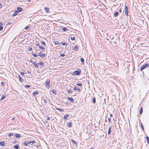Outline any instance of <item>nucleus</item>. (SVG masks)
<instances>
[{
    "mask_svg": "<svg viewBox=\"0 0 149 149\" xmlns=\"http://www.w3.org/2000/svg\"><path fill=\"white\" fill-rule=\"evenodd\" d=\"M149 67V63H146L142 65L140 67V70L142 71Z\"/></svg>",
    "mask_w": 149,
    "mask_h": 149,
    "instance_id": "obj_1",
    "label": "nucleus"
},
{
    "mask_svg": "<svg viewBox=\"0 0 149 149\" xmlns=\"http://www.w3.org/2000/svg\"><path fill=\"white\" fill-rule=\"evenodd\" d=\"M81 70L80 69H78V70H76L73 72V75H79L81 74Z\"/></svg>",
    "mask_w": 149,
    "mask_h": 149,
    "instance_id": "obj_2",
    "label": "nucleus"
},
{
    "mask_svg": "<svg viewBox=\"0 0 149 149\" xmlns=\"http://www.w3.org/2000/svg\"><path fill=\"white\" fill-rule=\"evenodd\" d=\"M125 13L127 16H128V8L127 6H125Z\"/></svg>",
    "mask_w": 149,
    "mask_h": 149,
    "instance_id": "obj_3",
    "label": "nucleus"
},
{
    "mask_svg": "<svg viewBox=\"0 0 149 149\" xmlns=\"http://www.w3.org/2000/svg\"><path fill=\"white\" fill-rule=\"evenodd\" d=\"M50 85V81L47 80L46 82L45 86L47 88H49Z\"/></svg>",
    "mask_w": 149,
    "mask_h": 149,
    "instance_id": "obj_4",
    "label": "nucleus"
},
{
    "mask_svg": "<svg viewBox=\"0 0 149 149\" xmlns=\"http://www.w3.org/2000/svg\"><path fill=\"white\" fill-rule=\"evenodd\" d=\"M17 10H15V12L17 13L21 12L22 11L23 9L22 8L18 7L17 8Z\"/></svg>",
    "mask_w": 149,
    "mask_h": 149,
    "instance_id": "obj_5",
    "label": "nucleus"
},
{
    "mask_svg": "<svg viewBox=\"0 0 149 149\" xmlns=\"http://www.w3.org/2000/svg\"><path fill=\"white\" fill-rule=\"evenodd\" d=\"M38 56H39L40 57L43 58L45 56V54H41V52H39L37 53Z\"/></svg>",
    "mask_w": 149,
    "mask_h": 149,
    "instance_id": "obj_6",
    "label": "nucleus"
},
{
    "mask_svg": "<svg viewBox=\"0 0 149 149\" xmlns=\"http://www.w3.org/2000/svg\"><path fill=\"white\" fill-rule=\"evenodd\" d=\"M44 10L47 13H49V9L48 8L45 7L44 8Z\"/></svg>",
    "mask_w": 149,
    "mask_h": 149,
    "instance_id": "obj_7",
    "label": "nucleus"
},
{
    "mask_svg": "<svg viewBox=\"0 0 149 149\" xmlns=\"http://www.w3.org/2000/svg\"><path fill=\"white\" fill-rule=\"evenodd\" d=\"M6 94H3L2 95L0 99V101L2 100H3L6 97Z\"/></svg>",
    "mask_w": 149,
    "mask_h": 149,
    "instance_id": "obj_8",
    "label": "nucleus"
},
{
    "mask_svg": "<svg viewBox=\"0 0 149 149\" xmlns=\"http://www.w3.org/2000/svg\"><path fill=\"white\" fill-rule=\"evenodd\" d=\"M18 77L19 78V80L20 81L22 82L23 81L22 78L21 77V76L19 75H18Z\"/></svg>",
    "mask_w": 149,
    "mask_h": 149,
    "instance_id": "obj_9",
    "label": "nucleus"
},
{
    "mask_svg": "<svg viewBox=\"0 0 149 149\" xmlns=\"http://www.w3.org/2000/svg\"><path fill=\"white\" fill-rule=\"evenodd\" d=\"M69 116V115L68 114H66L63 118L64 120H66L67 118Z\"/></svg>",
    "mask_w": 149,
    "mask_h": 149,
    "instance_id": "obj_10",
    "label": "nucleus"
},
{
    "mask_svg": "<svg viewBox=\"0 0 149 149\" xmlns=\"http://www.w3.org/2000/svg\"><path fill=\"white\" fill-rule=\"evenodd\" d=\"M68 100H70L71 102H74V99L72 97H69L68 98Z\"/></svg>",
    "mask_w": 149,
    "mask_h": 149,
    "instance_id": "obj_11",
    "label": "nucleus"
},
{
    "mask_svg": "<svg viewBox=\"0 0 149 149\" xmlns=\"http://www.w3.org/2000/svg\"><path fill=\"white\" fill-rule=\"evenodd\" d=\"M38 94V92L37 91H35L33 93V95L34 96H35L36 95H37Z\"/></svg>",
    "mask_w": 149,
    "mask_h": 149,
    "instance_id": "obj_12",
    "label": "nucleus"
},
{
    "mask_svg": "<svg viewBox=\"0 0 149 149\" xmlns=\"http://www.w3.org/2000/svg\"><path fill=\"white\" fill-rule=\"evenodd\" d=\"M143 112V109L142 107L140 108V109L139 110V114L141 115Z\"/></svg>",
    "mask_w": 149,
    "mask_h": 149,
    "instance_id": "obj_13",
    "label": "nucleus"
},
{
    "mask_svg": "<svg viewBox=\"0 0 149 149\" xmlns=\"http://www.w3.org/2000/svg\"><path fill=\"white\" fill-rule=\"evenodd\" d=\"M57 91L56 90L54 89L52 91V93L55 95H56L57 94Z\"/></svg>",
    "mask_w": 149,
    "mask_h": 149,
    "instance_id": "obj_14",
    "label": "nucleus"
},
{
    "mask_svg": "<svg viewBox=\"0 0 149 149\" xmlns=\"http://www.w3.org/2000/svg\"><path fill=\"white\" fill-rule=\"evenodd\" d=\"M118 12H116L114 14L113 16L115 17H116L118 16Z\"/></svg>",
    "mask_w": 149,
    "mask_h": 149,
    "instance_id": "obj_15",
    "label": "nucleus"
},
{
    "mask_svg": "<svg viewBox=\"0 0 149 149\" xmlns=\"http://www.w3.org/2000/svg\"><path fill=\"white\" fill-rule=\"evenodd\" d=\"M13 147L15 149H18L19 148V146L17 144L15 145Z\"/></svg>",
    "mask_w": 149,
    "mask_h": 149,
    "instance_id": "obj_16",
    "label": "nucleus"
},
{
    "mask_svg": "<svg viewBox=\"0 0 149 149\" xmlns=\"http://www.w3.org/2000/svg\"><path fill=\"white\" fill-rule=\"evenodd\" d=\"M78 49V46L77 45L75 47H74V50L75 51H77Z\"/></svg>",
    "mask_w": 149,
    "mask_h": 149,
    "instance_id": "obj_17",
    "label": "nucleus"
},
{
    "mask_svg": "<svg viewBox=\"0 0 149 149\" xmlns=\"http://www.w3.org/2000/svg\"><path fill=\"white\" fill-rule=\"evenodd\" d=\"M92 102L93 103L95 104L96 102V99L95 97H93V98Z\"/></svg>",
    "mask_w": 149,
    "mask_h": 149,
    "instance_id": "obj_18",
    "label": "nucleus"
},
{
    "mask_svg": "<svg viewBox=\"0 0 149 149\" xmlns=\"http://www.w3.org/2000/svg\"><path fill=\"white\" fill-rule=\"evenodd\" d=\"M71 142L73 143L74 145H76L77 144V142H76L74 140L72 139H71Z\"/></svg>",
    "mask_w": 149,
    "mask_h": 149,
    "instance_id": "obj_19",
    "label": "nucleus"
},
{
    "mask_svg": "<svg viewBox=\"0 0 149 149\" xmlns=\"http://www.w3.org/2000/svg\"><path fill=\"white\" fill-rule=\"evenodd\" d=\"M15 136L17 138H19L21 136L19 134H16L15 135Z\"/></svg>",
    "mask_w": 149,
    "mask_h": 149,
    "instance_id": "obj_20",
    "label": "nucleus"
},
{
    "mask_svg": "<svg viewBox=\"0 0 149 149\" xmlns=\"http://www.w3.org/2000/svg\"><path fill=\"white\" fill-rule=\"evenodd\" d=\"M72 123L71 122H69L68 124V126L69 127H70L72 125Z\"/></svg>",
    "mask_w": 149,
    "mask_h": 149,
    "instance_id": "obj_21",
    "label": "nucleus"
},
{
    "mask_svg": "<svg viewBox=\"0 0 149 149\" xmlns=\"http://www.w3.org/2000/svg\"><path fill=\"white\" fill-rule=\"evenodd\" d=\"M38 65H40L41 66H43L44 64L42 62H40L39 63H38Z\"/></svg>",
    "mask_w": 149,
    "mask_h": 149,
    "instance_id": "obj_22",
    "label": "nucleus"
},
{
    "mask_svg": "<svg viewBox=\"0 0 149 149\" xmlns=\"http://www.w3.org/2000/svg\"><path fill=\"white\" fill-rule=\"evenodd\" d=\"M57 109L61 112L64 111V109H63L58 108Z\"/></svg>",
    "mask_w": 149,
    "mask_h": 149,
    "instance_id": "obj_23",
    "label": "nucleus"
},
{
    "mask_svg": "<svg viewBox=\"0 0 149 149\" xmlns=\"http://www.w3.org/2000/svg\"><path fill=\"white\" fill-rule=\"evenodd\" d=\"M0 145L1 146H3L5 145V143L1 141L0 142Z\"/></svg>",
    "mask_w": 149,
    "mask_h": 149,
    "instance_id": "obj_24",
    "label": "nucleus"
},
{
    "mask_svg": "<svg viewBox=\"0 0 149 149\" xmlns=\"http://www.w3.org/2000/svg\"><path fill=\"white\" fill-rule=\"evenodd\" d=\"M54 43L55 45H56L59 44H60V42L58 41H54Z\"/></svg>",
    "mask_w": 149,
    "mask_h": 149,
    "instance_id": "obj_25",
    "label": "nucleus"
},
{
    "mask_svg": "<svg viewBox=\"0 0 149 149\" xmlns=\"http://www.w3.org/2000/svg\"><path fill=\"white\" fill-rule=\"evenodd\" d=\"M33 64L35 66V68H38V66L37 63H34Z\"/></svg>",
    "mask_w": 149,
    "mask_h": 149,
    "instance_id": "obj_26",
    "label": "nucleus"
},
{
    "mask_svg": "<svg viewBox=\"0 0 149 149\" xmlns=\"http://www.w3.org/2000/svg\"><path fill=\"white\" fill-rule=\"evenodd\" d=\"M80 61H81V62L82 63H84V59L83 58H80Z\"/></svg>",
    "mask_w": 149,
    "mask_h": 149,
    "instance_id": "obj_27",
    "label": "nucleus"
},
{
    "mask_svg": "<svg viewBox=\"0 0 149 149\" xmlns=\"http://www.w3.org/2000/svg\"><path fill=\"white\" fill-rule=\"evenodd\" d=\"M146 137L147 141V142L149 144V138L147 135H146Z\"/></svg>",
    "mask_w": 149,
    "mask_h": 149,
    "instance_id": "obj_28",
    "label": "nucleus"
},
{
    "mask_svg": "<svg viewBox=\"0 0 149 149\" xmlns=\"http://www.w3.org/2000/svg\"><path fill=\"white\" fill-rule=\"evenodd\" d=\"M67 28L66 27H64L62 29L64 31H67Z\"/></svg>",
    "mask_w": 149,
    "mask_h": 149,
    "instance_id": "obj_29",
    "label": "nucleus"
},
{
    "mask_svg": "<svg viewBox=\"0 0 149 149\" xmlns=\"http://www.w3.org/2000/svg\"><path fill=\"white\" fill-rule=\"evenodd\" d=\"M39 48L42 50H44L45 49V48L44 47L40 46H39Z\"/></svg>",
    "mask_w": 149,
    "mask_h": 149,
    "instance_id": "obj_30",
    "label": "nucleus"
},
{
    "mask_svg": "<svg viewBox=\"0 0 149 149\" xmlns=\"http://www.w3.org/2000/svg\"><path fill=\"white\" fill-rule=\"evenodd\" d=\"M25 87L26 88H28L30 87V86L29 85H25Z\"/></svg>",
    "mask_w": 149,
    "mask_h": 149,
    "instance_id": "obj_31",
    "label": "nucleus"
},
{
    "mask_svg": "<svg viewBox=\"0 0 149 149\" xmlns=\"http://www.w3.org/2000/svg\"><path fill=\"white\" fill-rule=\"evenodd\" d=\"M76 84L79 86H82V84L81 83H77Z\"/></svg>",
    "mask_w": 149,
    "mask_h": 149,
    "instance_id": "obj_32",
    "label": "nucleus"
},
{
    "mask_svg": "<svg viewBox=\"0 0 149 149\" xmlns=\"http://www.w3.org/2000/svg\"><path fill=\"white\" fill-rule=\"evenodd\" d=\"M17 13L15 11V13H14L13 14V16H16V15H17Z\"/></svg>",
    "mask_w": 149,
    "mask_h": 149,
    "instance_id": "obj_33",
    "label": "nucleus"
},
{
    "mask_svg": "<svg viewBox=\"0 0 149 149\" xmlns=\"http://www.w3.org/2000/svg\"><path fill=\"white\" fill-rule=\"evenodd\" d=\"M35 45L37 47L38 46L39 47V46H40L39 42H38L37 43H35Z\"/></svg>",
    "mask_w": 149,
    "mask_h": 149,
    "instance_id": "obj_34",
    "label": "nucleus"
},
{
    "mask_svg": "<svg viewBox=\"0 0 149 149\" xmlns=\"http://www.w3.org/2000/svg\"><path fill=\"white\" fill-rule=\"evenodd\" d=\"M13 135V134L12 133H10L9 134L8 136L9 137H10Z\"/></svg>",
    "mask_w": 149,
    "mask_h": 149,
    "instance_id": "obj_35",
    "label": "nucleus"
},
{
    "mask_svg": "<svg viewBox=\"0 0 149 149\" xmlns=\"http://www.w3.org/2000/svg\"><path fill=\"white\" fill-rule=\"evenodd\" d=\"M43 101L44 103L46 104L47 102V101L46 99H43Z\"/></svg>",
    "mask_w": 149,
    "mask_h": 149,
    "instance_id": "obj_36",
    "label": "nucleus"
},
{
    "mask_svg": "<svg viewBox=\"0 0 149 149\" xmlns=\"http://www.w3.org/2000/svg\"><path fill=\"white\" fill-rule=\"evenodd\" d=\"M30 28V27L28 26H26L25 28V29H28Z\"/></svg>",
    "mask_w": 149,
    "mask_h": 149,
    "instance_id": "obj_37",
    "label": "nucleus"
},
{
    "mask_svg": "<svg viewBox=\"0 0 149 149\" xmlns=\"http://www.w3.org/2000/svg\"><path fill=\"white\" fill-rule=\"evenodd\" d=\"M71 39L72 40H74L75 39V38L74 37H71Z\"/></svg>",
    "mask_w": 149,
    "mask_h": 149,
    "instance_id": "obj_38",
    "label": "nucleus"
},
{
    "mask_svg": "<svg viewBox=\"0 0 149 149\" xmlns=\"http://www.w3.org/2000/svg\"><path fill=\"white\" fill-rule=\"evenodd\" d=\"M30 61L33 64L35 63L31 59H30Z\"/></svg>",
    "mask_w": 149,
    "mask_h": 149,
    "instance_id": "obj_39",
    "label": "nucleus"
},
{
    "mask_svg": "<svg viewBox=\"0 0 149 149\" xmlns=\"http://www.w3.org/2000/svg\"><path fill=\"white\" fill-rule=\"evenodd\" d=\"M20 74L22 75L23 76L24 74V72H20Z\"/></svg>",
    "mask_w": 149,
    "mask_h": 149,
    "instance_id": "obj_40",
    "label": "nucleus"
},
{
    "mask_svg": "<svg viewBox=\"0 0 149 149\" xmlns=\"http://www.w3.org/2000/svg\"><path fill=\"white\" fill-rule=\"evenodd\" d=\"M68 93H71L72 92V91L71 90H68Z\"/></svg>",
    "mask_w": 149,
    "mask_h": 149,
    "instance_id": "obj_41",
    "label": "nucleus"
},
{
    "mask_svg": "<svg viewBox=\"0 0 149 149\" xmlns=\"http://www.w3.org/2000/svg\"><path fill=\"white\" fill-rule=\"evenodd\" d=\"M141 127L142 129V130H144V127H143V126L142 125V123L141 124Z\"/></svg>",
    "mask_w": 149,
    "mask_h": 149,
    "instance_id": "obj_42",
    "label": "nucleus"
},
{
    "mask_svg": "<svg viewBox=\"0 0 149 149\" xmlns=\"http://www.w3.org/2000/svg\"><path fill=\"white\" fill-rule=\"evenodd\" d=\"M60 55L62 57H64L65 56V54H61Z\"/></svg>",
    "mask_w": 149,
    "mask_h": 149,
    "instance_id": "obj_43",
    "label": "nucleus"
},
{
    "mask_svg": "<svg viewBox=\"0 0 149 149\" xmlns=\"http://www.w3.org/2000/svg\"><path fill=\"white\" fill-rule=\"evenodd\" d=\"M24 145L26 146H27V145H28L27 143H26V141L24 143Z\"/></svg>",
    "mask_w": 149,
    "mask_h": 149,
    "instance_id": "obj_44",
    "label": "nucleus"
},
{
    "mask_svg": "<svg viewBox=\"0 0 149 149\" xmlns=\"http://www.w3.org/2000/svg\"><path fill=\"white\" fill-rule=\"evenodd\" d=\"M61 43H62V45H66V43L65 42H61Z\"/></svg>",
    "mask_w": 149,
    "mask_h": 149,
    "instance_id": "obj_45",
    "label": "nucleus"
},
{
    "mask_svg": "<svg viewBox=\"0 0 149 149\" xmlns=\"http://www.w3.org/2000/svg\"><path fill=\"white\" fill-rule=\"evenodd\" d=\"M3 29V27L2 26H0V31L2 30Z\"/></svg>",
    "mask_w": 149,
    "mask_h": 149,
    "instance_id": "obj_46",
    "label": "nucleus"
},
{
    "mask_svg": "<svg viewBox=\"0 0 149 149\" xmlns=\"http://www.w3.org/2000/svg\"><path fill=\"white\" fill-rule=\"evenodd\" d=\"M108 120L109 122V123H110L111 122V118H109L108 119Z\"/></svg>",
    "mask_w": 149,
    "mask_h": 149,
    "instance_id": "obj_47",
    "label": "nucleus"
},
{
    "mask_svg": "<svg viewBox=\"0 0 149 149\" xmlns=\"http://www.w3.org/2000/svg\"><path fill=\"white\" fill-rule=\"evenodd\" d=\"M77 88H76V86H75V87H74L73 88V89L75 91L77 90Z\"/></svg>",
    "mask_w": 149,
    "mask_h": 149,
    "instance_id": "obj_48",
    "label": "nucleus"
},
{
    "mask_svg": "<svg viewBox=\"0 0 149 149\" xmlns=\"http://www.w3.org/2000/svg\"><path fill=\"white\" fill-rule=\"evenodd\" d=\"M50 120V118L49 117H47V120Z\"/></svg>",
    "mask_w": 149,
    "mask_h": 149,
    "instance_id": "obj_49",
    "label": "nucleus"
},
{
    "mask_svg": "<svg viewBox=\"0 0 149 149\" xmlns=\"http://www.w3.org/2000/svg\"><path fill=\"white\" fill-rule=\"evenodd\" d=\"M33 50L32 48H30L29 49V51H31Z\"/></svg>",
    "mask_w": 149,
    "mask_h": 149,
    "instance_id": "obj_50",
    "label": "nucleus"
},
{
    "mask_svg": "<svg viewBox=\"0 0 149 149\" xmlns=\"http://www.w3.org/2000/svg\"><path fill=\"white\" fill-rule=\"evenodd\" d=\"M41 43L44 45H45V43L44 42H42Z\"/></svg>",
    "mask_w": 149,
    "mask_h": 149,
    "instance_id": "obj_51",
    "label": "nucleus"
},
{
    "mask_svg": "<svg viewBox=\"0 0 149 149\" xmlns=\"http://www.w3.org/2000/svg\"><path fill=\"white\" fill-rule=\"evenodd\" d=\"M111 131H108V134L109 135L110 134Z\"/></svg>",
    "mask_w": 149,
    "mask_h": 149,
    "instance_id": "obj_52",
    "label": "nucleus"
},
{
    "mask_svg": "<svg viewBox=\"0 0 149 149\" xmlns=\"http://www.w3.org/2000/svg\"><path fill=\"white\" fill-rule=\"evenodd\" d=\"M35 143V141H31V143Z\"/></svg>",
    "mask_w": 149,
    "mask_h": 149,
    "instance_id": "obj_53",
    "label": "nucleus"
},
{
    "mask_svg": "<svg viewBox=\"0 0 149 149\" xmlns=\"http://www.w3.org/2000/svg\"><path fill=\"white\" fill-rule=\"evenodd\" d=\"M1 84L2 85H4V83L3 82H1Z\"/></svg>",
    "mask_w": 149,
    "mask_h": 149,
    "instance_id": "obj_54",
    "label": "nucleus"
},
{
    "mask_svg": "<svg viewBox=\"0 0 149 149\" xmlns=\"http://www.w3.org/2000/svg\"><path fill=\"white\" fill-rule=\"evenodd\" d=\"M35 57L36 58L37 57V56L36 54H34L33 56Z\"/></svg>",
    "mask_w": 149,
    "mask_h": 149,
    "instance_id": "obj_55",
    "label": "nucleus"
},
{
    "mask_svg": "<svg viewBox=\"0 0 149 149\" xmlns=\"http://www.w3.org/2000/svg\"><path fill=\"white\" fill-rule=\"evenodd\" d=\"M77 90H78V91H81V90L80 89V88H77Z\"/></svg>",
    "mask_w": 149,
    "mask_h": 149,
    "instance_id": "obj_56",
    "label": "nucleus"
},
{
    "mask_svg": "<svg viewBox=\"0 0 149 149\" xmlns=\"http://www.w3.org/2000/svg\"><path fill=\"white\" fill-rule=\"evenodd\" d=\"M2 8V6L1 4V3H0V8Z\"/></svg>",
    "mask_w": 149,
    "mask_h": 149,
    "instance_id": "obj_57",
    "label": "nucleus"
},
{
    "mask_svg": "<svg viewBox=\"0 0 149 149\" xmlns=\"http://www.w3.org/2000/svg\"><path fill=\"white\" fill-rule=\"evenodd\" d=\"M119 11L120 13H121L122 12L121 10V8H120L119 9Z\"/></svg>",
    "mask_w": 149,
    "mask_h": 149,
    "instance_id": "obj_58",
    "label": "nucleus"
},
{
    "mask_svg": "<svg viewBox=\"0 0 149 149\" xmlns=\"http://www.w3.org/2000/svg\"><path fill=\"white\" fill-rule=\"evenodd\" d=\"M2 25H3V24L1 22H0V26H2Z\"/></svg>",
    "mask_w": 149,
    "mask_h": 149,
    "instance_id": "obj_59",
    "label": "nucleus"
},
{
    "mask_svg": "<svg viewBox=\"0 0 149 149\" xmlns=\"http://www.w3.org/2000/svg\"><path fill=\"white\" fill-rule=\"evenodd\" d=\"M28 74H31V72H29V71H28Z\"/></svg>",
    "mask_w": 149,
    "mask_h": 149,
    "instance_id": "obj_60",
    "label": "nucleus"
},
{
    "mask_svg": "<svg viewBox=\"0 0 149 149\" xmlns=\"http://www.w3.org/2000/svg\"><path fill=\"white\" fill-rule=\"evenodd\" d=\"M113 116V115H112V114H111V113H110V117H111H111H112Z\"/></svg>",
    "mask_w": 149,
    "mask_h": 149,
    "instance_id": "obj_61",
    "label": "nucleus"
},
{
    "mask_svg": "<svg viewBox=\"0 0 149 149\" xmlns=\"http://www.w3.org/2000/svg\"><path fill=\"white\" fill-rule=\"evenodd\" d=\"M11 24V23H10V22H8V24H7V25H9V24Z\"/></svg>",
    "mask_w": 149,
    "mask_h": 149,
    "instance_id": "obj_62",
    "label": "nucleus"
},
{
    "mask_svg": "<svg viewBox=\"0 0 149 149\" xmlns=\"http://www.w3.org/2000/svg\"><path fill=\"white\" fill-rule=\"evenodd\" d=\"M14 119H15V118L13 117V118H12L11 120H12V121H13V120H14Z\"/></svg>",
    "mask_w": 149,
    "mask_h": 149,
    "instance_id": "obj_63",
    "label": "nucleus"
},
{
    "mask_svg": "<svg viewBox=\"0 0 149 149\" xmlns=\"http://www.w3.org/2000/svg\"><path fill=\"white\" fill-rule=\"evenodd\" d=\"M27 143L29 144H30L31 143V141H28L27 142Z\"/></svg>",
    "mask_w": 149,
    "mask_h": 149,
    "instance_id": "obj_64",
    "label": "nucleus"
}]
</instances>
